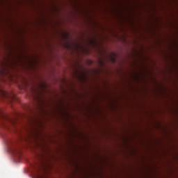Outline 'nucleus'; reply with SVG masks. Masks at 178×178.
<instances>
[{
  "label": "nucleus",
  "instance_id": "f257e3e1",
  "mask_svg": "<svg viewBox=\"0 0 178 178\" xmlns=\"http://www.w3.org/2000/svg\"><path fill=\"white\" fill-rule=\"evenodd\" d=\"M3 97H5L6 98L8 97V95H7L5 92H3Z\"/></svg>",
  "mask_w": 178,
  "mask_h": 178
},
{
  "label": "nucleus",
  "instance_id": "f03ea898",
  "mask_svg": "<svg viewBox=\"0 0 178 178\" xmlns=\"http://www.w3.org/2000/svg\"><path fill=\"white\" fill-rule=\"evenodd\" d=\"M115 58H113V61L115 62Z\"/></svg>",
  "mask_w": 178,
  "mask_h": 178
}]
</instances>
